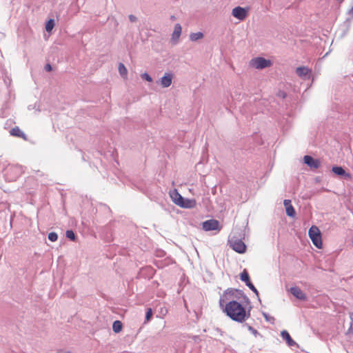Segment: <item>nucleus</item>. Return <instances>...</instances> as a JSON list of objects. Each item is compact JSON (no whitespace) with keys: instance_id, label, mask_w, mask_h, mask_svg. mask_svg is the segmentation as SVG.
Masks as SVG:
<instances>
[{"instance_id":"30","label":"nucleus","mask_w":353,"mask_h":353,"mask_svg":"<svg viewBox=\"0 0 353 353\" xmlns=\"http://www.w3.org/2000/svg\"><path fill=\"white\" fill-rule=\"evenodd\" d=\"M45 69L46 71L48 72H50L52 70V66L50 64H46V66H45Z\"/></svg>"},{"instance_id":"12","label":"nucleus","mask_w":353,"mask_h":353,"mask_svg":"<svg viewBox=\"0 0 353 353\" xmlns=\"http://www.w3.org/2000/svg\"><path fill=\"white\" fill-rule=\"evenodd\" d=\"M290 292L298 299L305 300L306 295L303 291L298 287H292L290 290Z\"/></svg>"},{"instance_id":"14","label":"nucleus","mask_w":353,"mask_h":353,"mask_svg":"<svg viewBox=\"0 0 353 353\" xmlns=\"http://www.w3.org/2000/svg\"><path fill=\"white\" fill-rule=\"evenodd\" d=\"M170 196L172 201L176 205H178V203H179L183 199V197L179 194V192L176 189L170 192Z\"/></svg>"},{"instance_id":"33","label":"nucleus","mask_w":353,"mask_h":353,"mask_svg":"<svg viewBox=\"0 0 353 353\" xmlns=\"http://www.w3.org/2000/svg\"><path fill=\"white\" fill-rule=\"evenodd\" d=\"M170 19H171L172 21H174V20H175V19H176V18H175V17H174V16H171V17H170Z\"/></svg>"},{"instance_id":"11","label":"nucleus","mask_w":353,"mask_h":353,"mask_svg":"<svg viewBox=\"0 0 353 353\" xmlns=\"http://www.w3.org/2000/svg\"><path fill=\"white\" fill-rule=\"evenodd\" d=\"M283 204L285 208V211H286L287 215L289 216H291V217H294L296 214V212H295L294 208L291 205V201L289 199H285L283 201Z\"/></svg>"},{"instance_id":"31","label":"nucleus","mask_w":353,"mask_h":353,"mask_svg":"<svg viewBox=\"0 0 353 353\" xmlns=\"http://www.w3.org/2000/svg\"><path fill=\"white\" fill-rule=\"evenodd\" d=\"M129 19L132 22H134L137 20V17L132 14L129 16Z\"/></svg>"},{"instance_id":"18","label":"nucleus","mask_w":353,"mask_h":353,"mask_svg":"<svg viewBox=\"0 0 353 353\" xmlns=\"http://www.w3.org/2000/svg\"><path fill=\"white\" fill-rule=\"evenodd\" d=\"M332 170L336 175L345 176L346 178L351 179V174L350 173H346L342 167L334 166Z\"/></svg>"},{"instance_id":"16","label":"nucleus","mask_w":353,"mask_h":353,"mask_svg":"<svg viewBox=\"0 0 353 353\" xmlns=\"http://www.w3.org/2000/svg\"><path fill=\"white\" fill-rule=\"evenodd\" d=\"M172 74L170 73H166L161 79V84L163 88L169 87L172 83Z\"/></svg>"},{"instance_id":"15","label":"nucleus","mask_w":353,"mask_h":353,"mask_svg":"<svg viewBox=\"0 0 353 353\" xmlns=\"http://www.w3.org/2000/svg\"><path fill=\"white\" fill-rule=\"evenodd\" d=\"M10 135L16 137L22 138L23 140H27V136L20 130L19 127H14L10 131Z\"/></svg>"},{"instance_id":"24","label":"nucleus","mask_w":353,"mask_h":353,"mask_svg":"<svg viewBox=\"0 0 353 353\" xmlns=\"http://www.w3.org/2000/svg\"><path fill=\"white\" fill-rule=\"evenodd\" d=\"M54 26V19H49L46 24V30L47 32H50Z\"/></svg>"},{"instance_id":"4","label":"nucleus","mask_w":353,"mask_h":353,"mask_svg":"<svg viewBox=\"0 0 353 353\" xmlns=\"http://www.w3.org/2000/svg\"><path fill=\"white\" fill-rule=\"evenodd\" d=\"M250 65L256 69H263L270 67L272 62L263 57H256L250 60Z\"/></svg>"},{"instance_id":"28","label":"nucleus","mask_w":353,"mask_h":353,"mask_svg":"<svg viewBox=\"0 0 353 353\" xmlns=\"http://www.w3.org/2000/svg\"><path fill=\"white\" fill-rule=\"evenodd\" d=\"M142 79L146 80L147 81L151 82L152 81V79L148 73H143L141 74Z\"/></svg>"},{"instance_id":"29","label":"nucleus","mask_w":353,"mask_h":353,"mask_svg":"<svg viewBox=\"0 0 353 353\" xmlns=\"http://www.w3.org/2000/svg\"><path fill=\"white\" fill-rule=\"evenodd\" d=\"M246 285L248 287H249V288L250 290H252L253 292H254L255 293H257V290L256 289V288L254 286V285L251 283V281L248 282L246 283Z\"/></svg>"},{"instance_id":"27","label":"nucleus","mask_w":353,"mask_h":353,"mask_svg":"<svg viewBox=\"0 0 353 353\" xmlns=\"http://www.w3.org/2000/svg\"><path fill=\"white\" fill-rule=\"evenodd\" d=\"M152 316V311L151 308L148 309L145 314L146 321H148Z\"/></svg>"},{"instance_id":"10","label":"nucleus","mask_w":353,"mask_h":353,"mask_svg":"<svg viewBox=\"0 0 353 353\" xmlns=\"http://www.w3.org/2000/svg\"><path fill=\"white\" fill-rule=\"evenodd\" d=\"M196 205V201L195 199H183V200L178 203V206L183 208H194Z\"/></svg>"},{"instance_id":"32","label":"nucleus","mask_w":353,"mask_h":353,"mask_svg":"<svg viewBox=\"0 0 353 353\" xmlns=\"http://www.w3.org/2000/svg\"><path fill=\"white\" fill-rule=\"evenodd\" d=\"M349 14L353 17V7L349 10Z\"/></svg>"},{"instance_id":"2","label":"nucleus","mask_w":353,"mask_h":353,"mask_svg":"<svg viewBox=\"0 0 353 353\" xmlns=\"http://www.w3.org/2000/svg\"><path fill=\"white\" fill-rule=\"evenodd\" d=\"M308 234L313 244L317 248H322L323 243L321 239V234L318 227L312 225L308 231Z\"/></svg>"},{"instance_id":"5","label":"nucleus","mask_w":353,"mask_h":353,"mask_svg":"<svg viewBox=\"0 0 353 353\" xmlns=\"http://www.w3.org/2000/svg\"><path fill=\"white\" fill-rule=\"evenodd\" d=\"M22 173V169L18 165H10L6 169V176L9 181H15Z\"/></svg>"},{"instance_id":"23","label":"nucleus","mask_w":353,"mask_h":353,"mask_svg":"<svg viewBox=\"0 0 353 353\" xmlns=\"http://www.w3.org/2000/svg\"><path fill=\"white\" fill-rule=\"evenodd\" d=\"M240 277H241V280L244 281L245 283V284L250 281L249 274H248V273L246 270H244L241 273V276Z\"/></svg>"},{"instance_id":"26","label":"nucleus","mask_w":353,"mask_h":353,"mask_svg":"<svg viewBox=\"0 0 353 353\" xmlns=\"http://www.w3.org/2000/svg\"><path fill=\"white\" fill-rule=\"evenodd\" d=\"M58 239V235L55 232H50L48 234V239L52 242L56 241Z\"/></svg>"},{"instance_id":"9","label":"nucleus","mask_w":353,"mask_h":353,"mask_svg":"<svg viewBox=\"0 0 353 353\" xmlns=\"http://www.w3.org/2000/svg\"><path fill=\"white\" fill-rule=\"evenodd\" d=\"M303 161L312 169H317L321 165V162L319 159H314L309 155L304 156Z\"/></svg>"},{"instance_id":"22","label":"nucleus","mask_w":353,"mask_h":353,"mask_svg":"<svg viewBox=\"0 0 353 353\" xmlns=\"http://www.w3.org/2000/svg\"><path fill=\"white\" fill-rule=\"evenodd\" d=\"M203 37V34L202 32H196V33H192L190 35V39L192 41H197L199 39H201Z\"/></svg>"},{"instance_id":"21","label":"nucleus","mask_w":353,"mask_h":353,"mask_svg":"<svg viewBox=\"0 0 353 353\" xmlns=\"http://www.w3.org/2000/svg\"><path fill=\"white\" fill-rule=\"evenodd\" d=\"M123 327L122 323L120 321H115L112 325V330L115 333H119Z\"/></svg>"},{"instance_id":"6","label":"nucleus","mask_w":353,"mask_h":353,"mask_svg":"<svg viewBox=\"0 0 353 353\" xmlns=\"http://www.w3.org/2000/svg\"><path fill=\"white\" fill-rule=\"evenodd\" d=\"M230 247L236 252L243 254L246 250V245L241 240L232 238L229 240Z\"/></svg>"},{"instance_id":"25","label":"nucleus","mask_w":353,"mask_h":353,"mask_svg":"<svg viewBox=\"0 0 353 353\" xmlns=\"http://www.w3.org/2000/svg\"><path fill=\"white\" fill-rule=\"evenodd\" d=\"M65 236L68 239L74 241L75 239V234L72 230H67L65 233Z\"/></svg>"},{"instance_id":"17","label":"nucleus","mask_w":353,"mask_h":353,"mask_svg":"<svg viewBox=\"0 0 353 353\" xmlns=\"http://www.w3.org/2000/svg\"><path fill=\"white\" fill-rule=\"evenodd\" d=\"M181 26L179 23H176L174 26V29L172 34V40L174 41L175 43L178 41L181 36Z\"/></svg>"},{"instance_id":"3","label":"nucleus","mask_w":353,"mask_h":353,"mask_svg":"<svg viewBox=\"0 0 353 353\" xmlns=\"http://www.w3.org/2000/svg\"><path fill=\"white\" fill-rule=\"evenodd\" d=\"M236 290L231 288L224 291L223 293L221 295L219 299L220 307H225L228 303L234 302V299L236 298Z\"/></svg>"},{"instance_id":"13","label":"nucleus","mask_w":353,"mask_h":353,"mask_svg":"<svg viewBox=\"0 0 353 353\" xmlns=\"http://www.w3.org/2000/svg\"><path fill=\"white\" fill-rule=\"evenodd\" d=\"M281 336L282 339L285 341L288 346L292 347L296 345V342L291 338L290 334L287 330L281 331Z\"/></svg>"},{"instance_id":"20","label":"nucleus","mask_w":353,"mask_h":353,"mask_svg":"<svg viewBox=\"0 0 353 353\" xmlns=\"http://www.w3.org/2000/svg\"><path fill=\"white\" fill-rule=\"evenodd\" d=\"M118 70H119V72L121 75V77L124 79H126L127 74H128V70H127L126 68L125 67V65L123 63H120L119 64Z\"/></svg>"},{"instance_id":"19","label":"nucleus","mask_w":353,"mask_h":353,"mask_svg":"<svg viewBox=\"0 0 353 353\" xmlns=\"http://www.w3.org/2000/svg\"><path fill=\"white\" fill-rule=\"evenodd\" d=\"M310 72V70L306 67H299L296 70V73L299 77H304Z\"/></svg>"},{"instance_id":"1","label":"nucleus","mask_w":353,"mask_h":353,"mask_svg":"<svg viewBox=\"0 0 353 353\" xmlns=\"http://www.w3.org/2000/svg\"><path fill=\"white\" fill-rule=\"evenodd\" d=\"M223 311L233 321L242 323L249 316L250 313H247L245 307L237 301L228 303Z\"/></svg>"},{"instance_id":"7","label":"nucleus","mask_w":353,"mask_h":353,"mask_svg":"<svg viewBox=\"0 0 353 353\" xmlns=\"http://www.w3.org/2000/svg\"><path fill=\"white\" fill-rule=\"evenodd\" d=\"M202 228L205 231L220 230L221 227L219 222L215 219H210L202 223Z\"/></svg>"},{"instance_id":"8","label":"nucleus","mask_w":353,"mask_h":353,"mask_svg":"<svg viewBox=\"0 0 353 353\" xmlns=\"http://www.w3.org/2000/svg\"><path fill=\"white\" fill-rule=\"evenodd\" d=\"M232 14L239 20H244L248 16V11L240 6L234 8L232 11Z\"/></svg>"}]
</instances>
